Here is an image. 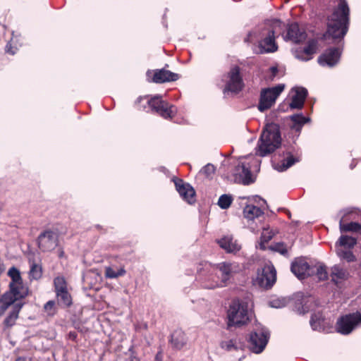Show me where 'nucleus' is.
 <instances>
[{"label":"nucleus","mask_w":361,"mask_h":361,"mask_svg":"<svg viewBox=\"0 0 361 361\" xmlns=\"http://www.w3.org/2000/svg\"><path fill=\"white\" fill-rule=\"evenodd\" d=\"M339 227L341 232H361V225L356 222H350L349 224H344L343 219L340 220Z\"/></svg>","instance_id":"c85d7f7f"},{"label":"nucleus","mask_w":361,"mask_h":361,"mask_svg":"<svg viewBox=\"0 0 361 361\" xmlns=\"http://www.w3.org/2000/svg\"><path fill=\"white\" fill-rule=\"evenodd\" d=\"M331 276L333 281H334L336 283H338L340 281L347 278L348 273L340 266L334 265L331 268Z\"/></svg>","instance_id":"bb28decb"},{"label":"nucleus","mask_w":361,"mask_h":361,"mask_svg":"<svg viewBox=\"0 0 361 361\" xmlns=\"http://www.w3.org/2000/svg\"><path fill=\"white\" fill-rule=\"evenodd\" d=\"M8 275L11 279V282L9 284V291L2 295L0 301L7 306H10L16 300L27 296L28 289L23 286L22 278L18 269L14 267H11L8 271Z\"/></svg>","instance_id":"7ed1b4c3"},{"label":"nucleus","mask_w":361,"mask_h":361,"mask_svg":"<svg viewBox=\"0 0 361 361\" xmlns=\"http://www.w3.org/2000/svg\"><path fill=\"white\" fill-rule=\"evenodd\" d=\"M357 243V240L349 235H341L338 240L336 243V248L337 247H344V249H352Z\"/></svg>","instance_id":"a878e982"},{"label":"nucleus","mask_w":361,"mask_h":361,"mask_svg":"<svg viewBox=\"0 0 361 361\" xmlns=\"http://www.w3.org/2000/svg\"><path fill=\"white\" fill-rule=\"evenodd\" d=\"M22 306V304H16L14 305L13 310L9 314L4 321L6 326H11L15 324L16 320L18 317V314Z\"/></svg>","instance_id":"7c9ffc66"},{"label":"nucleus","mask_w":361,"mask_h":361,"mask_svg":"<svg viewBox=\"0 0 361 361\" xmlns=\"http://www.w3.org/2000/svg\"><path fill=\"white\" fill-rule=\"evenodd\" d=\"M13 43H14V39H11V43H10L9 44H8V45H7V47H6L7 51H8V53H11V54H15V52H16L15 51H13V50L11 49V45H12Z\"/></svg>","instance_id":"49530a36"},{"label":"nucleus","mask_w":361,"mask_h":361,"mask_svg":"<svg viewBox=\"0 0 361 361\" xmlns=\"http://www.w3.org/2000/svg\"><path fill=\"white\" fill-rule=\"evenodd\" d=\"M232 202V198L227 195H221L218 201V204L221 209H227L230 207Z\"/></svg>","instance_id":"4c0bfd02"},{"label":"nucleus","mask_w":361,"mask_h":361,"mask_svg":"<svg viewBox=\"0 0 361 361\" xmlns=\"http://www.w3.org/2000/svg\"><path fill=\"white\" fill-rule=\"evenodd\" d=\"M16 361H21V360H20V359L19 358V359H18Z\"/></svg>","instance_id":"3c124183"},{"label":"nucleus","mask_w":361,"mask_h":361,"mask_svg":"<svg viewBox=\"0 0 361 361\" xmlns=\"http://www.w3.org/2000/svg\"><path fill=\"white\" fill-rule=\"evenodd\" d=\"M290 119L293 121L291 128L296 131L299 132L302 126L309 121V118H305L301 114H295L290 116Z\"/></svg>","instance_id":"c756f323"},{"label":"nucleus","mask_w":361,"mask_h":361,"mask_svg":"<svg viewBox=\"0 0 361 361\" xmlns=\"http://www.w3.org/2000/svg\"><path fill=\"white\" fill-rule=\"evenodd\" d=\"M221 347L227 350L234 348V343L232 340L224 341L221 343Z\"/></svg>","instance_id":"37998d69"},{"label":"nucleus","mask_w":361,"mask_h":361,"mask_svg":"<svg viewBox=\"0 0 361 361\" xmlns=\"http://www.w3.org/2000/svg\"><path fill=\"white\" fill-rule=\"evenodd\" d=\"M270 305L272 307L281 308L286 306V300L285 299L273 300L270 302Z\"/></svg>","instance_id":"79ce46f5"},{"label":"nucleus","mask_w":361,"mask_h":361,"mask_svg":"<svg viewBox=\"0 0 361 361\" xmlns=\"http://www.w3.org/2000/svg\"><path fill=\"white\" fill-rule=\"evenodd\" d=\"M163 357L161 356V353H159L156 356L157 361H159V360H162Z\"/></svg>","instance_id":"09e8293b"},{"label":"nucleus","mask_w":361,"mask_h":361,"mask_svg":"<svg viewBox=\"0 0 361 361\" xmlns=\"http://www.w3.org/2000/svg\"><path fill=\"white\" fill-rule=\"evenodd\" d=\"M178 78L179 76L177 73H172L166 69H161L154 73L152 80L156 83H163L176 81Z\"/></svg>","instance_id":"5701e85b"},{"label":"nucleus","mask_w":361,"mask_h":361,"mask_svg":"<svg viewBox=\"0 0 361 361\" xmlns=\"http://www.w3.org/2000/svg\"><path fill=\"white\" fill-rule=\"evenodd\" d=\"M174 183L177 191L183 200L189 204L195 202V192L190 184L184 183L181 179L174 180Z\"/></svg>","instance_id":"4468645a"},{"label":"nucleus","mask_w":361,"mask_h":361,"mask_svg":"<svg viewBox=\"0 0 361 361\" xmlns=\"http://www.w3.org/2000/svg\"><path fill=\"white\" fill-rule=\"evenodd\" d=\"M228 78L225 90L233 92L240 91L243 88V83L238 67H234L231 70L228 74Z\"/></svg>","instance_id":"f3484780"},{"label":"nucleus","mask_w":361,"mask_h":361,"mask_svg":"<svg viewBox=\"0 0 361 361\" xmlns=\"http://www.w3.org/2000/svg\"><path fill=\"white\" fill-rule=\"evenodd\" d=\"M341 54L338 48L329 49L319 57L318 62L322 66L333 67L338 62Z\"/></svg>","instance_id":"2eb2a0df"},{"label":"nucleus","mask_w":361,"mask_h":361,"mask_svg":"<svg viewBox=\"0 0 361 361\" xmlns=\"http://www.w3.org/2000/svg\"><path fill=\"white\" fill-rule=\"evenodd\" d=\"M307 94V91L304 87L293 88L290 92V97L292 100L290 104V107L291 109L302 108Z\"/></svg>","instance_id":"6ab92c4d"},{"label":"nucleus","mask_w":361,"mask_h":361,"mask_svg":"<svg viewBox=\"0 0 361 361\" xmlns=\"http://www.w3.org/2000/svg\"><path fill=\"white\" fill-rule=\"evenodd\" d=\"M306 37V33L299 28L298 24L294 23L289 25L287 35L284 37V39L295 43H300L304 41Z\"/></svg>","instance_id":"aec40b11"},{"label":"nucleus","mask_w":361,"mask_h":361,"mask_svg":"<svg viewBox=\"0 0 361 361\" xmlns=\"http://www.w3.org/2000/svg\"><path fill=\"white\" fill-rule=\"evenodd\" d=\"M311 269L313 271V273H316L319 280H325L328 278L326 267L324 264H318Z\"/></svg>","instance_id":"f704fd0d"},{"label":"nucleus","mask_w":361,"mask_h":361,"mask_svg":"<svg viewBox=\"0 0 361 361\" xmlns=\"http://www.w3.org/2000/svg\"><path fill=\"white\" fill-rule=\"evenodd\" d=\"M200 172L204 174L207 178H211L212 176L214 174L215 167L214 165L208 164L202 168Z\"/></svg>","instance_id":"ea45409f"},{"label":"nucleus","mask_w":361,"mask_h":361,"mask_svg":"<svg viewBox=\"0 0 361 361\" xmlns=\"http://www.w3.org/2000/svg\"><path fill=\"white\" fill-rule=\"evenodd\" d=\"M58 302L63 306H69L71 304V297L68 290L56 293Z\"/></svg>","instance_id":"72a5a7b5"},{"label":"nucleus","mask_w":361,"mask_h":361,"mask_svg":"<svg viewBox=\"0 0 361 361\" xmlns=\"http://www.w3.org/2000/svg\"><path fill=\"white\" fill-rule=\"evenodd\" d=\"M8 307V306L2 303V305L0 306V317L5 312Z\"/></svg>","instance_id":"de8ad7c7"},{"label":"nucleus","mask_w":361,"mask_h":361,"mask_svg":"<svg viewBox=\"0 0 361 361\" xmlns=\"http://www.w3.org/2000/svg\"><path fill=\"white\" fill-rule=\"evenodd\" d=\"M271 250L281 253V255H286L287 252V248L283 243H276L271 247Z\"/></svg>","instance_id":"a19ab883"},{"label":"nucleus","mask_w":361,"mask_h":361,"mask_svg":"<svg viewBox=\"0 0 361 361\" xmlns=\"http://www.w3.org/2000/svg\"><path fill=\"white\" fill-rule=\"evenodd\" d=\"M274 233L270 231L269 228H264L262 235H261V240L259 243V247L262 250L265 249V243L269 242L272 237L274 236Z\"/></svg>","instance_id":"c9c22d12"},{"label":"nucleus","mask_w":361,"mask_h":361,"mask_svg":"<svg viewBox=\"0 0 361 361\" xmlns=\"http://www.w3.org/2000/svg\"><path fill=\"white\" fill-rule=\"evenodd\" d=\"M249 305L246 301L234 300L229 305L227 317L228 326H240L250 319Z\"/></svg>","instance_id":"39448f33"},{"label":"nucleus","mask_w":361,"mask_h":361,"mask_svg":"<svg viewBox=\"0 0 361 361\" xmlns=\"http://www.w3.org/2000/svg\"><path fill=\"white\" fill-rule=\"evenodd\" d=\"M317 48V41L311 39L308 42L307 47L304 49L295 51V56L302 61H308L312 59V56L316 52Z\"/></svg>","instance_id":"412c9836"},{"label":"nucleus","mask_w":361,"mask_h":361,"mask_svg":"<svg viewBox=\"0 0 361 361\" xmlns=\"http://www.w3.org/2000/svg\"><path fill=\"white\" fill-rule=\"evenodd\" d=\"M147 104L152 110L157 112L164 118H172L175 113L174 107L162 100L159 95H156L151 99H149Z\"/></svg>","instance_id":"9d476101"},{"label":"nucleus","mask_w":361,"mask_h":361,"mask_svg":"<svg viewBox=\"0 0 361 361\" xmlns=\"http://www.w3.org/2000/svg\"><path fill=\"white\" fill-rule=\"evenodd\" d=\"M360 325H361V314L357 312L343 316L338 319L336 329L342 334H349Z\"/></svg>","instance_id":"1a4fd4ad"},{"label":"nucleus","mask_w":361,"mask_h":361,"mask_svg":"<svg viewBox=\"0 0 361 361\" xmlns=\"http://www.w3.org/2000/svg\"><path fill=\"white\" fill-rule=\"evenodd\" d=\"M303 258L295 259L291 264V271L298 279H302L313 274V271Z\"/></svg>","instance_id":"9b49d317"},{"label":"nucleus","mask_w":361,"mask_h":361,"mask_svg":"<svg viewBox=\"0 0 361 361\" xmlns=\"http://www.w3.org/2000/svg\"><path fill=\"white\" fill-rule=\"evenodd\" d=\"M244 216L251 221L259 218L263 214L262 209L255 205L248 204L243 209Z\"/></svg>","instance_id":"393cba45"},{"label":"nucleus","mask_w":361,"mask_h":361,"mask_svg":"<svg viewBox=\"0 0 361 361\" xmlns=\"http://www.w3.org/2000/svg\"><path fill=\"white\" fill-rule=\"evenodd\" d=\"M284 85L280 84L273 87L262 90L260 94L258 109L263 112L270 109L284 90Z\"/></svg>","instance_id":"0eeeda50"},{"label":"nucleus","mask_w":361,"mask_h":361,"mask_svg":"<svg viewBox=\"0 0 361 361\" xmlns=\"http://www.w3.org/2000/svg\"><path fill=\"white\" fill-rule=\"evenodd\" d=\"M54 306L55 302L50 300L44 305V308L49 314H53L54 311Z\"/></svg>","instance_id":"c03bdc74"},{"label":"nucleus","mask_w":361,"mask_h":361,"mask_svg":"<svg viewBox=\"0 0 361 361\" xmlns=\"http://www.w3.org/2000/svg\"><path fill=\"white\" fill-rule=\"evenodd\" d=\"M278 47L275 42V32L269 30L264 37L259 41L258 45L257 53H269L274 52L277 50Z\"/></svg>","instance_id":"ddd939ff"},{"label":"nucleus","mask_w":361,"mask_h":361,"mask_svg":"<svg viewBox=\"0 0 361 361\" xmlns=\"http://www.w3.org/2000/svg\"><path fill=\"white\" fill-rule=\"evenodd\" d=\"M216 270L219 271V280L214 281L209 278V281L204 284L206 288L213 289L226 286L235 274L243 270V266L235 262H224L216 264Z\"/></svg>","instance_id":"20e7f679"},{"label":"nucleus","mask_w":361,"mask_h":361,"mask_svg":"<svg viewBox=\"0 0 361 361\" xmlns=\"http://www.w3.org/2000/svg\"><path fill=\"white\" fill-rule=\"evenodd\" d=\"M125 274L126 270L123 267L115 269L111 267H108L105 268V276L109 279H116L123 276Z\"/></svg>","instance_id":"473e14b6"},{"label":"nucleus","mask_w":361,"mask_h":361,"mask_svg":"<svg viewBox=\"0 0 361 361\" xmlns=\"http://www.w3.org/2000/svg\"><path fill=\"white\" fill-rule=\"evenodd\" d=\"M235 181L243 183L244 185H249L254 182V178L250 172V168L246 166L243 163L238 164L233 172Z\"/></svg>","instance_id":"a211bd4d"},{"label":"nucleus","mask_w":361,"mask_h":361,"mask_svg":"<svg viewBox=\"0 0 361 361\" xmlns=\"http://www.w3.org/2000/svg\"><path fill=\"white\" fill-rule=\"evenodd\" d=\"M310 325L313 330L329 332L332 328V322L329 319H326L320 312L312 314L310 319Z\"/></svg>","instance_id":"dca6fc26"},{"label":"nucleus","mask_w":361,"mask_h":361,"mask_svg":"<svg viewBox=\"0 0 361 361\" xmlns=\"http://www.w3.org/2000/svg\"><path fill=\"white\" fill-rule=\"evenodd\" d=\"M269 337V331L261 326H257L250 337V348L255 353H260L266 347Z\"/></svg>","instance_id":"6e6552de"},{"label":"nucleus","mask_w":361,"mask_h":361,"mask_svg":"<svg viewBox=\"0 0 361 361\" xmlns=\"http://www.w3.org/2000/svg\"><path fill=\"white\" fill-rule=\"evenodd\" d=\"M298 159L294 158L292 155H289L286 159L283 160L281 164H277L274 168L279 171H283L288 169L289 167L293 166L295 162H298Z\"/></svg>","instance_id":"2f4dec72"},{"label":"nucleus","mask_w":361,"mask_h":361,"mask_svg":"<svg viewBox=\"0 0 361 361\" xmlns=\"http://www.w3.org/2000/svg\"><path fill=\"white\" fill-rule=\"evenodd\" d=\"M41 267L37 264H33L30 271V277L32 279H38L41 277Z\"/></svg>","instance_id":"58836bf2"},{"label":"nucleus","mask_w":361,"mask_h":361,"mask_svg":"<svg viewBox=\"0 0 361 361\" xmlns=\"http://www.w3.org/2000/svg\"><path fill=\"white\" fill-rule=\"evenodd\" d=\"M39 247L43 251L54 250L58 243V235L55 232L47 231L39 237Z\"/></svg>","instance_id":"f8f14e48"},{"label":"nucleus","mask_w":361,"mask_h":361,"mask_svg":"<svg viewBox=\"0 0 361 361\" xmlns=\"http://www.w3.org/2000/svg\"><path fill=\"white\" fill-rule=\"evenodd\" d=\"M187 342L185 334L181 330H176L171 335V345L178 349L183 348Z\"/></svg>","instance_id":"b1692460"},{"label":"nucleus","mask_w":361,"mask_h":361,"mask_svg":"<svg viewBox=\"0 0 361 361\" xmlns=\"http://www.w3.org/2000/svg\"><path fill=\"white\" fill-rule=\"evenodd\" d=\"M276 280V269L273 265L268 264L257 271V275L253 279V283L262 288L268 289L274 284Z\"/></svg>","instance_id":"423d86ee"},{"label":"nucleus","mask_w":361,"mask_h":361,"mask_svg":"<svg viewBox=\"0 0 361 361\" xmlns=\"http://www.w3.org/2000/svg\"><path fill=\"white\" fill-rule=\"evenodd\" d=\"M338 256L343 260L348 262H352L355 261V256L351 251V249H344V247H337L336 248Z\"/></svg>","instance_id":"cd10ccee"},{"label":"nucleus","mask_w":361,"mask_h":361,"mask_svg":"<svg viewBox=\"0 0 361 361\" xmlns=\"http://www.w3.org/2000/svg\"><path fill=\"white\" fill-rule=\"evenodd\" d=\"M63 255V252H61L60 256L61 257Z\"/></svg>","instance_id":"8fccbe9b"},{"label":"nucleus","mask_w":361,"mask_h":361,"mask_svg":"<svg viewBox=\"0 0 361 361\" xmlns=\"http://www.w3.org/2000/svg\"><path fill=\"white\" fill-rule=\"evenodd\" d=\"M219 246L227 252L235 253L241 249V245L231 235L224 236L218 240Z\"/></svg>","instance_id":"4be33fe9"},{"label":"nucleus","mask_w":361,"mask_h":361,"mask_svg":"<svg viewBox=\"0 0 361 361\" xmlns=\"http://www.w3.org/2000/svg\"><path fill=\"white\" fill-rule=\"evenodd\" d=\"M279 128L275 123L266 125L258 142L256 154L265 157L273 152L281 145Z\"/></svg>","instance_id":"f03ea898"},{"label":"nucleus","mask_w":361,"mask_h":361,"mask_svg":"<svg viewBox=\"0 0 361 361\" xmlns=\"http://www.w3.org/2000/svg\"><path fill=\"white\" fill-rule=\"evenodd\" d=\"M54 286L56 289V293L67 290L66 281L63 277L61 276L55 278Z\"/></svg>","instance_id":"e433bc0d"},{"label":"nucleus","mask_w":361,"mask_h":361,"mask_svg":"<svg viewBox=\"0 0 361 361\" xmlns=\"http://www.w3.org/2000/svg\"><path fill=\"white\" fill-rule=\"evenodd\" d=\"M349 8L344 0H341L338 8L329 18L328 29L325 38L334 39L343 37L348 30Z\"/></svg>","instance_id":"f257e3e1"},{"label":"nucleus","mask_w":361,"mask_h":361,"mask_svg":"<svg viewBox=\"0 0 361 361\" xmlns=\"http://www.w3.org/2000/svg\"><path fill=\"white\" fill-rule=\"evenodd\" d=\"M277 72H278V69L276 67H271L270 68V73H271V75L269 76L270 79L273 80V78L276 76Z\"/></svg>","instance_id":"a18cd8bd"}]
</instances>
